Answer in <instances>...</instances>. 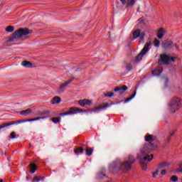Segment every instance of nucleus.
<instances>
[{
  "label": "nucleus",
  "mask_w": 182,
  "mask_h": 182,
  "mask_svg": "<svg viewBox=\"0 0 182 182\" xmlns=\"http://www.w3.org/2000/svg\"><path fill=\"white\" fill-rule=\"evenodd\" d=\"M136 159L132 155L129 156L127 160L124 163H121L120 161L116 160L109 165L110 171H119V170H124L125 171H129L132 170V166L134 164Z\"/></svg>",
  "instance_id": "1"
},
{
  "label": "nucleus",
  "mask_w": 182,
  "mask_h": 182,
  "mask_svg": "<svg viewBox=\"0 0 182 182\" xmlns=\"http://www.w3.org/2000/svg\"><path fill=\"white\" fill-rule=\"evenodd\" d=\"M33 31L28 28H20L16 30L10 37L6 38V42H16L18 39H29L28 35L33 33Z\"/></svg>",
  "instance_id": "2"
},
{
  "label": "nucleus",
  "mask_w": 182,
  "mask_h": 182,
  "mask_svg": "<svg viewBox=\"0 0 182 182\" xmlns=\"http://www.w3.org/2000/svg\"><path fill=\"white\" fill-rule=\"evenodd\" d=\"M156 149V145L154 144H145L140 149V151L137 155V159H144L145 161H151L153 160L154 155L151 154L149 155V153H151L152 150Z\"/></svg>",
  "instance_id": "3"
},
{
  "label": "nucleus",
  "mask_w": 182,
  "mask_h": 182,
  "mask_svg": "<svg viewBox=\"0 0 182 182\" xmlns=\"http://www.w3.org/2000/svg\"><path fill=\"white\" fill-rule=\"evenodd\" d=\"M181 107V98L174 97L168 102L169 113H176Z\"/></svg>",
  "instance_id": "4"
},
{
  "label": "nucleus",
  "mask_w": 182,
  "mask_h": 182,
  "mask_svg": "<svg viewBox=\"0 0 182 182\" xmlns=\"http://www.w3.org/2000/svg\"><path fill=\"white\" fill-rule=\"evenodd\" d=\"M151 45V43H150V42L146 43L143 49L141 50L139 54L134 59V63H139L140 62V60H141L143 59V57L144 56V55H146V53H147L149 52V49H150Z\"/></svg>",
  "instance_id": "5"
},
{
  "label": "nucleus",
  "mask_w": 182,
  "mask_h": 182,
  "mask_svg": "<svg viewBox=\"0 0 182 182\" xmlns=\"http://www.w3.org/2000/svg\"><path fill=\"white\" fill-rule=\"evenodd\" d=\"M26 122H31V119L20 120V121H16V122L11 121L9 122L4 123L1 125H0V131H1L2 129H8L11 126L19 124L21 123H26Z\"/></svg>",
  "instance_id": "6"
},
{
  "label": "nucleus",
  "mask_w": 182,
  "mask_h": 182,
  "mask_svg": "<svg viewBox=\"0 0 182 182\" xmlns=\"http://www.w3.org/2000/svg\"><path fill=\"white\" fill-rule=\"evenodd\" d=\"M144 36H146V34L144 32H141L140 29H136L133 32V37L132 41H136L137 38H139L140 42L144 43Z\"/></svg>",
  "instance_id": "7"
},
{
  "label": "nucleus",
  "mask_w": 182,
  "mask_h": 182,
  "mask_svg": "<svg viewBox=\"0 0 182 182\" xmlns=\"http://www.w3.org/2000/svg\"><path fill=\"white\" fill-rule=\"evenodd\" d=\"M176 48L177 50H180V48L177 44L173 43L171 41H165L163 43V48L164 49H166V50H170V49H173V48Z\"/></svg>",
  "instance_id": "8"
},
{
  "label": "nucleus",
  "mask_w": 182,
  "mask_h": 182,
  "mask_svg": "<svg viewBox=\"0 0 182 182\" xmlns=\"http://www.w3.org/2000/svg\"><path fill=\"white\" fill-rule=\"evenodd\" d=\"M81 112L82 109L77 107H70L66 112L60 114V116H70L72 114H77V113H80Z\"/></svg>",
  "instance_id": "9"
},
{
  "label": "nucleus",
  "mask_w": 182,
  "mask_h": 182,
  "mask_svg": "<svg viewBox=\"0 0 182 182\" xmlns=\"http://www.w3.org/2000/svg\"><path fill=\"white\" fill-rule=\"evenodd\" d=\"M170 57L166 54H162L158 60V65H170Z\"/></svg>",
  "instance_id": "10"
},
{
  "label": "nucleus",
  "mask_w": 182,
  "mask_h": 182,
  "mask_svg": "<svg viewBox=\"0 0 182 182\" xmlns=\"http://www.w3.org/2000/svg\"><path fill=\"white\" fill-rule=\"evenodd\" d=\"M109 104L107 103L105 105H100L98 107H97L95 109H90L88 112L89 113H97V110H103V109H107V107H109Z\"/></svg>",
  "instance_id": "11"
},
{
  "label": "nucleus",
  "mask_w": 182,
  "mask_h": 182,
  "mask_svg": "<svg viewBox=\"0 0 182 182\" xmlns=\"http://www.w3.org/2000/svg\"><path fill=\"white\" fill-rule=\"evenodd\" d=\"M78 104L80 106H82V107H85V106H89L90 105H92L93 102L87 99L80 100L78 101Z\"/></svg>",
  "instance_id": "12"
},
{
  "label": "nucleus",
  "mask_w": 182,
  "mask_h": 182,
  "mask_svg": "<svg viewBox=\"0 0 182 182\" xmlns=\"http://www.w3.org/2000/svg\"><path fill=\"white\" fill-rule=\"evenodd\" d=\"M127 89H129L127 85H122V87H116L114 90V92H118L119 95H123V93H124Z\"/></svg>",
  "instance_id": "13"
},
{
  "label": "nucleus",
  "mask_w": 182,
  "mask_h": 182,
  "mask_svg": "<svg viewBox=\"0 0 182 182\" xmlns=\"http://www.w3.org/2000/svg\"><path fill=\"white\" fill-rule=\"evenodd\" d=\"M72 82H73V78L68 80V81H66L65 82L60 85V87H59L60 92H63V88L66 87V86H68V85H69L70 83H72Z\"/></svg>",
  "instance_id": "14"
},
{
  "label": "nucleus",
  "mask_w": 182,
  "mask_h": 182,
  "mask_svg": "<svg viewBox=\"0 0 182 182\" xmlns=\"http://www.w3.org/2000/svg\"><path fill=\"white\" fill-rule=\"evenodd\" d=\"M138 160L142 170H147V164L145 162L144 159H138Z\"/></svg>",
  "instance_id": "15"
},
{
  "label": "nucleus",
  "mask_w": 182,
  "mask_h": 182,
  "mask_svg": "<svg viewBox=\"0 0 182 182\" xmlns=\"http://www.w3.org/2000/svg\"><path fill=\"white\" fill-rule=\"evenodd\" d=\"M163 72V68H156L152 70V75L154 76H160Z\"/></svg>",
  "instance_id": "16"
},
{
  "label": "nucleus",
  "mask_w": 182,
  "mask_h": 182,
  "mask_svg": "<svg viewBox=\"0 0 182 182\" xmlns=\"http://www.w3.org/2000/svg\"><path fill=\"white\" fill-rule=\"evenodd\" d=\"M165 33H166V31L164 30V28H161L158 31V38L159 39H163V37L164 36Z\"/></svg>",
  "instance_id": "17"
},
{
  "label": "nucleus",
  "mask_w": 182,
  "mask_h": 182,
  "mask_svg": "<svg viewBox=\"0 0 182 182\" xmlns=\"http://www.w3.org/2000/svg\"><path fill=\"white\" fill-rule=\"evenodd\" d=\"M106 176V169L102 168L100 172L97 174V178L100 180L103 177Z\"/></svg>",
  "instance_id": "18"
},
{
  "label": "nucleus",
  "mask_w": 182,
  "mask_h": 182,
  "mask_svg": "<svg viewBox=\"0 0 182 182\" xmlns=\"http://www.w3.org/2000/svg\"><path fill=\"white\" fill-rule=\"evenodd\" d=\"M145 140L148 142V144H153V141H154V138L153 136L149 134L145 136Z\"/></svg>",
  "instance_id": "19"
},
{
  "label": "nucleus",
  "mask_w": 182,
  "mask_h": 182,
  "mask_svg": "<svg viewBox=\"0 0 182 182\" xmlns=\"http://www.w3.org/2000/svg\"><path fill=\"white\" fill-rule=\"evenodd\" d=\"M21 65L23 66V68H32V63L28 60L22 61Z\"/></svg>",
  "instance_id": "20"
},
{
  "label": "nucleus",
  "mask_w": 182,
  "mask_h": 182,
  "mask_svg": "<svg viewBox=\"0 0 182 182\" xmlns=\"http://www.w3.org/2000/svg\"><path fill=\"white\" fill-rule=\"evenodd\" d=\"M31 113H32V109H27L20 112V114H21V116H28V114Z\"/></svg>",
  "instance_id": "21"
},
{
  "label": "nucleus",
  "mask_w": 182,
  "mask_h": 182,
  "mask_svg": "<svg viewBox=\"0 0 182 182\" xmlns=\"http://www.w3.org/2000/svg\"><path fill=\"white\" fill-rule=\"evenodd\" d=\"M62 102V100L59 97H54L52 100L53 105H58Z\"/></svg>",
  "instance_id": "22"
},
{
  "label": "nucleus",
  "mask_w": 182,
  "mask_h": 182,
  "mask_svg": "<svg viewBox=\"0 0 182 182\" xmlns=\"http://www.w3.org/2000/svg\"><path fill=\"white\" fill-rule=\"evenodd\" d=\"M170 166V164L168 162H162L159 164L158 168H166Z\"/></svg>",
  "instance_id": "23"
},
{
  "label": "nucleus",
  "mask_w": 182,
  "mask_h": 182,
  "mask_svg": "<svg viewBox=\"0 0 182 182\" xmlns=\"http://www.w3.org/2000/svg\"><path fill=\"white\" fill-rule=\"evenodd\" d=\"M50 113V111L49 110H44V111H40L37 113L38 116H46V114H49Z\"/></svg>",
  "instance_id": "24"
},
{
  "label": "nucleus",
  "mask_w": 182,
  "mask_h": 182,
  "mask_svg": "<svg viewBox=\"0 0 182 182\" xmlns=\"http://www.w3.org/2000/svg\"><path fill=\"white\" fill-rule=\"evenodd\" d=\"M84 151H85V149H83V148H82V147H79V148L76 149L75 150H74V153L75 154H83Z\"/></svg>",
  "instance_id": "25"
},
{
  "label": "nucleus",
  "mask_w": 182,
  "mask_h": 182,
  "mask_svg": "<svg viewBox=\"0 0 182 182\" xmlns=\"http://www.w3.org/2000/svg\"><path fill=\"white\" fill-rule=\"evenodd\" d=\"M136 4L134 0H127V8H130V6H133Z\"/></svg>",
  "instance_id": "26"
},
{
  "label": "nucleus",
  "mask_w": 182,
  "mask_h": 182,
  "mask_svg": "<svg viewBox=\"0 0 182 182\" xmlns=\"http://www.w3.org/2000/svg\"><path fill=\"white\" fill-rule=\"evenodd\" d=\"M30 167H31L30 172L31 173V174H33V173L36 171V168H37L36 165H35V164H31Z\"/></svg>",
  "instance_id": "27"
},
{
  "label": "nucleus",
  "mask_w": 182,
  "mask_h": 182,
  "mask_svg": "<svg viewBox=\"0 0 182 182\" xmlns=\"http://www.w3.org/2000/svg\"><path fill=\"white\" fill-rule=\"evenodd\" d=\"M85 154L88 156H90L92 154H93V149L87 148L85 149Z\"/></svg>",
  "instance_id": "28"
},
{
  "label": "nucleus",
  "mask_w": 182,
  "mask_h": 182,
  "mask_svg": "<svg viewBox=\"0 0 182 182\" xmlns=\"http://www.w3.org/2000/svg\"><path fill=\"white\" fill-rule=\"evenodd\" d=\"M136 91L134 92V93L132 94V95L129 97H128L127 100H125L124 103H129V102H130V100H132V99H134V97L136 96Z\"/></svg>",
  "instance_id": "29"
},
{
  "label": "nucleus",
  "mask_w": 182,
  "mask_h": 182,
  "mask_svg": "<svg viewBox=\"0 0 182 182\" xmlns=\"http://www.w3.org/2000/svg\"><path fill=\"white\" fill-rule=\"evenodd\" d=\"M125 68L128 72H130V70H132V69H133V65L130 63H127L125 65Z\"/></svg>",
  "instance_id": "30"
},
{
  "label": "nucleus",
  "mask_w": 182,
  "mask_h": 182,
  "mask_svg": "<svg viewBox=\"0 0 182 182\" xmlns=\"http://www.w3.org/2000/svg\"><path fill=\"white\" fill-rule=\"evenodd\" d=\"M154 46H155V48H160V41L155 39L154 41Z\"/></svg>",
  "instance_id": "31"
},
{
  "label": "nucleus",
  "mask_w": 182,
  "mask_h": 182,
  "mask_svg": "<svg viewBox=\"0 0 182 182\" xmlns=\"http://www.w3.org/2000/svg\"><path fill=\"white\" fill-rule=\"evenodd\" d=\"M14 29H15V28L12 26H9L6 28V32H14Z\"/></svg>",
  "instance_id": "32"
},
{
  "label": "nucleus",
  "mask_w": 182,
  "mask_h": 182,
  "mask_svg": "<svg viewBox=\"0 0 182 182\" xmlns=\"http://www.w3.org/2000/svg\"><path fill=\"white\" fill-rule=\"evenodd\" d=\"M52 122H53V123H55L56 124L59 123V122H60V119L58 117H53Z\"/></svg>",
  "instance_id": "33"
},
{
  "label": "nucleus",
  "mask_w": 182,
  "mask_h": 182,
  "mask_svg": "<svg viewBox=\"0 0 182 182\" xmlns=\"http://www.w3.org/2000/svg\"><path fill=\"white\" fill-rule=\"evenodd\" d=\"M9 137V139H16V133L15 132H11Z\"/></svg>",
  "instance_id": "34"
},
{
  "label": "nucleus",
  "mask_w": 182,
  "mask_h": 182,
  "mask_svg": "<svg viewBox=\"0 0 182 182\" xmlns=\"http://www.w3.org/2000/svg\"><path fill=\"white\" fill-rule=\"evenodd\" d=\"M174 133H176V130L171 133L170 136L167 137V143H170V140H171V136H173Z\"/></svg>",
  "instance_id": "35"
},
{
  "label": "nucleus",
  "mask_w": 182,
  "mask_h": 182,
  "mask_svg": "<svg viewBox=\"0 0 182 182\" xmlns=\"http://www.w3.org/2000/svg\"><path fill=\"white\" fill-rule=\"evenodd\" d=\"M114 96V93L113 92H108L107 94L105 95V97H113Z\"/></svg>",
  "instance_id": "36"
},
{
  "label": "nucleus",
  "mask_w": 182,
  "mask_h": 182,
  "mask_svg": "<svg viewBox=\"0 0 182 182\" xmlns=\"http://www.w3.org/2000/svg\"><path fill=\"white\" fill-rule=\"evenodd\" d=\"M171 181L173 182H177L178 181V178L176 176H173L171 178Z\"/></svg>",
  "instance_id": "37"
},
{
  "label": "nucleus",
  "mask_w": 182,
  "mask_h": 182,
  "mask_svg": "<svg viewBox=\"0 0 182 182\" xmlns=\"http://www.w3.org/2000/svg\"><path fill=\"white\" fill-rule=\"evenodd\" d=\"M159 176V170H156L155 172L153 173L152 177L153 178H156Z\"/></svg>",
  "instance_id": "38"
},
{
  "label": "nucleus",
  "mask_w": 182,
  "mask_h": 182,
  "mask_svg": "<svg viewBox=\"0 0 182 182\" xmlns=\"http://www.w3.org/2000/svg\"><path fill=\"white\" fill-rule=\"evenodd\" d=\"M33 181L39 182V181H41V178H39V176H35L33 178Z\"/></svg>",
  "instance_id": "39"
},
{
  "label": "nucleus",
  "mask_w": 182,
  "mask_h": 182,
  "mask_svg": "<svg viewBox=\"0 0 182 182\" xmlns=\"http://www.w3.org/2000/svg\"><path fill=\"white\" fill-rule=\"evenodd\" d=\"M167 173V171L166 170H165V169H163V170H161V174L162 175V176H165V174Z\"/></svg>",
  "instance_id": "40"
},
{
  "label": "nucleus",
  "mask_w": 182,
  "mask_h": 182,
  "mask_svg": "<svg viewBox=\"0 0 182 182\" xmlns=\"http://www.w3.org/2000/svg\"><path fill=\"white\" fill-rule=\"evenodd\" d=\"M41 119H45V117H38L34 118V121L36 122V120H41Z\"/></svg>",
  "instance_id": "41"
},
{
  "label": "nucleus",
  "mask_w": 182,
  "mask_h": 182,
  "mask_svg": "<svg viewBox=\"0 0 182 182\" xmlns=\"http://www.w3.org/2000/svg\"><path fill=\"white\" fill-rule=\"evenodd\" d=\"M138 22H139V23H143V22H144V20H143V19H141V18H139V19L138 20Z\"/></svg>",
  "instance_id": "42"
},
{
  "label": "nucleus",
  "mask_w": 182,
  "mask_h": 182,
  "mask_svg": "<svg viewBox=\"0 0 182 182\" xmlns=\"http://www.w3.org/2000/svg\"><path fill=\"white\" fill-rule=\"evenodd\" d=\"M170 62H176V58H170Z\"/></svg>",
  "instance_id": "43"
},
{
  "label": "nucleus",
  "mask_w": 182,
  "mask_h": 182,
  "mask_svg": "<svg viewBox=\"0 0 182 182\" xmlns=\"http://www.w3.org/2000/svg\"><path fill=\"white\" fill-rule=\"evenodd\" d=\"M120 1L122 2V4L123 5H125V4H127L126 0H120Z\"/></svg>",
  "instance_id": "44"
},
{
  "label": "nucleus",
  "mask_w": 182,
  "mask_h": 182,
  "mask_svg": "<svg viewBox=\"0 0 182 182\" xmlns=\"http://www.w3.org/2000/svg\"><path fill=\"white\" fill-rule=\"evenodd\" d=\"M182 163L181 164V168L178 169L177 171L182 173Z\"/></svg>",
  "instance_id": "45"
},
{
  "label": "nucleus",
  "mask_w": 182,
  "mask_h": 182,
  "mask_svg": "<svg viewBox=\"0 0 182 182\" xmlns=\"http://www.w3.org/2000/svg\"><path fill=\"white\" fill-rule=\"evenodd\" d=\"M31 122H35V118L30 119Z\"/></svg>",
  "instance_id": "46"
},
{
  "label": "nucleus",
  "mask_w": 182,
  "mask_h": 182,
  "mask_svg": "<svg viewBox=\"0 0 182 182\" xmlns=\"http://www.w3.org/2000/svg\"><path fill=\"white\" fill-rule=\"evenodd\" d=\"M166 83H168V79H166Z\"/></svg>",
  "instance_id": "47"
},
{
  "label": "nucleus",
  "mask_w": 182,
  "mask_h": 182,
  "mask_svg": "<svg viewBox=\"0 0 182 182\" xmlns=\"http://www.w3.org/2000/svg\"><path fill=\"white\" fill-rule=\"evenodd\" d=\"M0 182H4V181L2 179H0Z\"/></svg>",
  "instance_id": "48"
},
{
  "label": "nucleus",
  "mask_w": 182,
  "mask_h": 182,
  "mask_svg": "<svg viewBox=\"0 0 182 182\" xmlns=\"http://www.w3.org/2000/svg\"><path fill=\"white\" fill-rule=\"evenodd\" d=\"M44 179V178H41V180H43Z\"/></svg>",
  "instance_id": "49"
}]
</instances>
